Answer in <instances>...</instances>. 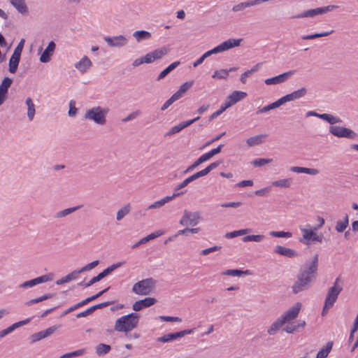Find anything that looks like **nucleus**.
<instances>
[{
    "label": "nucleus",
    "instance_id": "1",
    "mask_svg": "<svg viewBox=\"0 0 358 358\" xmlns=\"http://www.w3.org/2000/svg\"><path fill=\"white\" fill-rule=\"evenodd\" d=\"M318 273V254H315L311 260H307L300 268L296 280L292 286L294 294L307 290L315 280Z\"/></svg>",
    "mask_w": 358,
    "mask_h": 358
},
{
    "label": "nucleus",
    "instance_id": "2",
    "mask_svg": "<svg viewBox=\"0 0 358 358\" xmlns=\"http://www.w3.org/2000/svg\"><path fill=\"white\" fill-rule=\"evenodd\" d=\"M140 315L136 313L123 315L115 321L114 329L118 332L128 333L138 327Z\"/></svg>",
    "mask_w": 358,
    "mask_h": 358
},
{
    "label": "nucleus",
    "instance_id": "3",
    "mask_svg": "<svg viewBox=\"0 0 358 358\" xmlns=\"http://www.w3.org/2000/svg\"><path fill=\"white\" fill-rule=\"evenodd\" d=\"M343 280L340 277H338L334 283V285L331 287L327 292L324 305L322 309V315H324L329 309L333 307L334 303L336 301L337 298L340 293L343 290Z\"/></svg>",
    "mask_w": 358,
    "mask_h": 358
},
{
    "label": "nucleus",
    "instance_id": "4",
    "mask_svg": "<svg viewBox=\"0 0 358 358\" xmlns=\"http://www.w3.org/2000/svg\"><path fill=\"white\" fill-rule=\"evenodd\" d=\"M108 108H102L101 106H94L88 109L85 115L84 118L93 121L94 123L103 125L106 122V115L109 113Z\"/></svg>",
    "mask_w": 358,
    "mask_h": 358
},
{
    "label": "nucleus",
    "instance_id": "5",
    "mask_svg": "<svg viewBox=\"0 0 358 358\" xmlns=\"http://www.w3.org/2000/svg\"><path fill=\"white\" fill-rule=\"evenodd\" d=\"M169 48L165 46L156 49L146 54L144 57L135 59L132 63V66L136 67L143 63L150 64L155 60L160 59L169 52Z\"/></svg>",
    "mask_w": 358,
    "mask_h": 358
},
{
    "label": "nucleus",
    "instance_id": "6",
    "mask_svg": "<svg viewBox=\"0 0 358 358\" xmlns=\"http://www.w3.org/2000/svg\"><path fill=\"white\" fill-rule=\"evenodd\" d=\"M157 281L152 278L143 279L136 282L132 287V292L138 295H148L152 293Z\"/></svg>",
    "mask_w": 358,
    "mask_h": 358
},
{
    "label": "nucleus",
    "instance_id": "7",
    "mask_svg": "<svg viewBox=\"0 0 358 358\" xmlns=\"http://www.w3.org/2000/svg\"><path fill=\"white\" fill-rule=\"evenodd\" d=\"M338 8L336 5H329L323 7H318L313 9L305 10L299 14L291 17V18H303V17H313L318 15H323L328 12H331Z\"/></svg>",
    "mask_w": 358,
    "mask_h": 358
},
{
    "label": "nucleus",
    "instance_id": "8",
    "mask_svg": "<svg viewBox=\"0 0 358 358\" xmlns=\"http://www.w3.org/2000/svg\"><path fill=\"white\" fill-rule=\"evenodd\" d=\"M303 239L300 241L306 245H309L311 241H317L319 243H322L324 239V236L322 234H317L314 228L312 229H301Z\"/></svg>",
    "mask_w": 358,
    "mask_h": 358
},
{
    "label": "nucleus",
    "instance_id": "9",
    "mask_svg": "<svg viewBox=\"0 0 358 358\" xmlns=\"http://www.w3.org/2000/svg\"><path fill=\"white\" fill-rule=\"evenodd\" d=\"M329 132L338 138L354 139L357 136V134L354 131L340 126H331L329 127Z\"/></svg>",
    "mask_w": 358,
    "mask_h": 358
},
{
    "label": "nucleus",
    "instance_id": "10",
    "mask_svg": "<svg viewBox=\"0 0 358 358\" xmlns=\"http://www.w3.org/2000/svg\"><path fill=\"white\" fill-rule=\"evenodd\" d=\"M242 39L230 38L209 50L210 55L217 54L240 45Z\"/></svg>",
    "mask_w": 358,
    "mask_h": 358
},
{
    "label": "nucleus",
    "instance_id": "11",
    "mask_svg": "<svg viewBox=\"0 0 358 358\" xmlns=\"http://www.w3.org/2000/svg\"><path fill=\"white\" fill-rule=\"evenodd\" d=\"M200 214L199 212H190L185 210L183 215L180 220V224L182 226H196L200 220Z\"/></svg>",
    "mask_w": 358,
    "mask_h": 358
},
{
    "label": "nucleus",
    "instance_id": "12",
    "mask_svg": "<svg viewBox=\"0 0 358 358\" xmlns=\"http://www.w3.org/2000/svg\"><path fill=\"white\" fill-rule=\"evenodd\" d=\"M123 264H124V262H118V263L114 264L111 265L110 266L106 268L102 272L99 273L96 276H94V278H92L87 283H86L85 285V287H90L93 284L100 281L103 278H105L108 275L110 274L116 268L120 267Z\"/></svg>",
    "mask_w": 358,
    "mask_h": 358
},
{
    "label": "nucleus",
    "instance_id": "13",
    "mask_svg": "<svg viewBox=\"0 0 358 358\" xmlns=\"http://www.w3.org/2000/svg\"><path fill=\"white\" fill-rule=\"evenodd\" d=\"M301 307V304L300 303H295L294 306L287 310L280 317V320L285 324L286 322L295 319L300 312Z\"/></svg>",
    "mask_w": 358,
    "mask_h": 358
},
{
    "label": "nucleus",
    "instance_id": "14",
    "mask_svg": "<svg viewBox=\"0 0 358 358\" xmlns=\"http://www.w3.org/2000/svg\"><path fill=\"white\" fill-rule=\"evenodd\" d=\"M247 96V93L242 91H234L231 94L227 96L224 103L229 108L236 104Z\"/></svg>",
    "mask_w": 358,
    "mask_h": 358
},
{
    "label": "nucleus",
    "instance_id": "15",
    "mask_svg": "<svg viewBox=\"0 0 358 358\" xmlns=\"http://www.w3.org/2000/svg\"><path fill=\"white\" fill-rule=\"evenodd\" d=\"M103 40L110 47H122L127 43V39L122 35L113 37L104 36Z\"/></svg>",
    "mask_w": 358,
    "mask_h": 358
},
{
    "label": "nucleus",
    "instance_id": "16",
    "mask_svg": "<svg viewBox=\"0 0 358 358\" xmlns=\"http://www.w3.org/2000/svg\"><path fill=\"white\" fill-rule=\"evenodd\" d=\"M294 73V71H289L277 76L267 78L265 83L268 85L280 84L285 82Z\"/></svg>",
    "mask_w": 358,
    "mask_h": 358
},
{
    "label": "nucleus",
    "instance_id": "17",
    "mask_svg": "<svg viewBox=\"0 0 358 358\" xmlns=\"http://www.w3.org/2000/svg\"><path fill=\"white\" fill-rule=\"evenodd\" d=\"M157 303V299L152 297H147L141 300L136 301L133 306L132 309L135 311H140L141 310L153 306Z\"/></svg>",
    "mask_w": 358,
    "mask_h": 358
},
{
    "label": "nucleus",
    "instance_id": "18",
    "mask_svg": "<svg viewBox=\"0 0 358 358\" xmlns=\"http://www.w3.org/2000/svg\"><path fill=\"white\" fill-rule=\"evenodd\" d=\"M262 3H264V0H248L234 5L231 10L235 13L243 11L248 8L259 5Z\"/></svg>",
    "mask_w": 358,
    "mask_h": 358
},
{
    "label": "nucleus",
    "instance_id": "19",
    "mask_svg": "<svg viewBox=\"0 0 358 358\" xmlns=\"http://www.w3.org/2000/svg\"><path fill=\"white\" fill-rule=\"evenodd\" d=\"M186 192H187V190L181 191V192H179V193H173L171 196H167L159 201H155V203H153L152 204L149 206L148 207V209L159 208L162 207V206H164L167 202L173 200L176 197L180 196V195L183 194Z\"/></svg>",
    "mask_w": 358,
    "mask_h": 358
},
{
    "label": "nucleus",
    "instance_id": "20",
    "mask_svg": "<svg viewBox=\"0 0 358 358\" xmlns=\"http://www.w3.org/2000/svg\"><path fill=\"white\" fill-rule=\"evenodd\" d=\"M56 48V45L54 41H50L43 52L40 57V61L42 63L48 62L50 60V57L52 55Z\"/></svg>",
    "mask_w": 358,
    "mask_h": 358
},
{
    "label": "nucleus",
    "instance_id": "21",
    "mask_svg": "<svg viewBox=\"0 0 358 358\" xmlns=\"http://www.w3.org/2000/svg\"><path fill=\"white\" fill-rule=\"evenodd\" d=\"M92 65L87 56H84L79 62L75 64V68L81 73H85Z\"/></svg>",
    "mask_w": 358,
    "mask_h": 358
},
{
    "label": "nucleus",
    "instance_id": "22",
    "mask_svg": "<svg viewBox=\"0 0 358 358\" xmlns=\"http://www.w3.org/2000/svg\"><path fill=\"white\" fill-rule=\"evenodd\" d=\"M274 252L289 258H294L298 256V253L294 250L281 245H277L275 248Z\"/></svg>",
    "mask_w": 358,
    "mask_h": 358
},
{
    "label": "nucleus",
    "instance_id": "23",
    "mask_svg": "<svg viewBox=\"0 0 358 358\" xmlns=\"http://www.w3.org/2000/svg\"><path fill=\"white\" fill-rule=\"evenodd\" d=\"M203 176H204V173H203L202 171H198V172L194 173L193 175H192L189 177L185 179L181 183L178 184L176 187V190H180L181 189H183L190 182H192L194 180H195L199 178H201Z\"/></svg>",
    "mask_w": 358,
    "mask_h": 358
},
{
    "label": "nucleus",
    "instance_id": "24",
    "mask_svg": "<svg viewBox=\"0 0 358 358\" xmlns=\"http://www.w3.org/2000/svg\"><path fill=\"white\" fill-rule=\"evenodd\" d=\"M9 1L21 14L28 13V8L24 0H9Z\"/></svg>",
    "mask_w": 358,
    "mask_h": 358
},
{
    "label": "nucleus",
    "instance_id": "25",
    "mask_svg": "<svg viewBox=\"0 0 358 358\" xmlns=\"http://www.w3.org/2000/svg\"><path fill=\"white\" fill-rule=\"evenodd\" d=\"M13 83V80L8 77H5L0 85V94L4 97H7L9 87Z\"/></svg>",
    "mask_w": 358,
    "mask_h": 358
},
{
    "label": "nucleus",
    "instance_id": "26",
    "mask_svg": "<svg viewBox=\"0 0 358 358\" xmlns=\"http://www.w3.org/2000/svg\"><path fill=\"white\" fill-rule=\"evenodd\" d=\"M79 274H80V272H79L78 269L74 270L73 271H72L69 274L66 275V276L62 278L59 280H57L56 281V284L59 285H62V284L69 282L73 280H76L78 277Z\"/></svg>",
    "mask_w": 358,
    "mask_h": 358
},
{
    "label": "nucleus",
    "instance_id": "27",
    "mask_svg": "<svg viewBox=\"0 0 358 358\" xmlns=\"http://www.w3.org/2000/svg\"><path fill=\"white\" fill-rule=\"evenodd\" d=\"M81 206H74V207H71V208H66L62 210H60L55 214L54 217L55 219H59V218L66 217V216L76 212V210H79L81 208Z\"/></svg>",
    "mask_w": 358,
    "mask_h": 358
},
{
    "label": "nucleus",
    "instance_id": "28",
    "mask_svg": "<svg viewBox=\"0 0 358 358\" xmlns=\"http://www.w3.org/2000/svg\"><path fill=\"white\" fill-rule=\"evenodd\" d=\"M133 36L136 38L137 42H141L144 40H148L151 38V33L145 30L136 31L133 34Z\"/></svg>",
    "mask_w": 358,
    "mask_h": 358
},
{
    "label": "nucleus",
    "instance_id": "29",
    "mask_svg": "<svg viewBox=\"0 0 358 358\" xmlns=\"http://www.w3.org/2000/svg\"><path fill=\"white\" fill-rule=\"evenodd\" d=\"M20 60V57H18L15 55H12L11 57L9 59V71L11 73H15L19 65V62Z\"/></svg>",
    "mask_w": 358,
    "mask_h": 358
},
{
    "label": "nucleus",
    "instance_id": "30",
    "mask_svg": "<svg viewBox=\"0 0 358 358\" xmlns=\"http://www.w3.org/2000/svg\"><path fill=\"white\" fill-rule=\"evenodd\" d=\"M332 347H333V342L332 341L327 342L326 345L317 352L316 358H326L328 356L330 351L331 350Z\"/></svg>",
    "mask_w": 358,
    "mask_h": 358
},
{
    "label": "nucleus",
    "instance_id": "31",
    "mask_svg": "<svg viewBox=\"0 0 358 358\" xmlns=\"http://www.w3.org/2000/svg\"><path fill=\"white\" fill-rule=\"evenodd\" d=\"M306 94L307 89L306 87H302L299 90L294 91L290 94H288L287 96L289 101H292L304 96Z\"/></svg>",
    "mask_w": 358,
    "mask_h": 358
},
{
    "label": "nucleus",
    "instance_id": "32",
    "mask_svg": "<svg viewBox=\"0 0 358 358\" xmlns=\"http://www.w3.org/2000/svg\"><path fill=\"white\" fill-rule=\"evenodd\" d=\"M252 231V229L246 228L240 230L233 231L225 234L224 237L227 238H234L238 236L245 235Z\"/></svg>",
    "mask_w": 358,
    "mask_h": 358
},
{
    "label": "nucleus",
    "instance_id": "33",
    "mask_svg": "<svg viewBox=\"0 0 358 358\" xmlns=\"http://www.w3.org/2000/svg\"><path fill=\"white\" fill-rule=\"evenodd\" d=\"M193 84L194 81L185 82L180 87L179 90L175 92L174 94H176V96H177L180 99L183 94L193 86Z\"/></svg>",
    "mask_w": 358,
    "mask_h": 358
},
{
    "label": "nucleus",
    "instance_id": "34",
    "mask_svg": "<svg viewBox=\"0 0 358 358\" xmlns=\"http://www.w3.org/2000/svg\"><path fill=\"white\" fill-rule=\"evenodd\" d=\"M59 327H60V326L54 325V326H52V327L48 328L47 329H45L44 331H41L39 332H37L36 334H37L38 338L41 340L43 338H47V337L51 336L52 334H53Z\"/></svg>",
    "mask_w": 358,
    "mask_h": 358
},
{
    "label": "nucleus",
    "instance_id": "35",
    "mask_svg": "<svg viewBox=\"0 0 358 358\" xmlns=\"http://www.w3.org/2000/svg\"><path fill=\"white\" fill-rule=\"evenodd\" d=\"M26 105L27 106V117L30 121L33 120L35 115V106L31 98L28 97L26 99Z\"/></svg>",
    "mask_w": 358,
    "mask_h": 358
},
{
    "label": "nucleus",
    "instance_id": "36",
    "mask_svg": "<svg viewBox=\"0 0 358 358\" xmlns=\"http://www.w3.org/2000/svg\"><path fill=\"white\" fill-rule=\"evenodd\" d=\"M179 338H180V335L178 331V332L165 334L161 337L157 338V341L158 342H162V343H168V342H171L173 340L178 339Z\"/></svg>",
    "mask_w": 358,
    "mask_h": 358
},
{
    "label": "nucleus",
    "instance_id": "37",
    "mask_svg": "<svg viewBox=\"0 0 358 358\" xmlns=\"http://www.w3.org/2000/svg\"><path fill=\"white\" fill-rule=\"evenodd\" d=\"M349 224L348 215L346 214L343 220H338L336 224V230L339 232H343Z\"/></svg>",
    "mask_w": 358,
    "mask_h": 358
},
{
    "label": "nucleus",
    "instance_id": "38",
    "mask_svg": "<svg viewBox=\"0 0 358 358\" xmlns=\"http://www.w3.org/2000/svg\"><path fill=\"white\" fill-rule=\"evenodd\" d=\"M180 64V62H175L164 69L158 76L157 80H160L164 78L171 71L175 69Z\"/></svg>",
    "mask_w": 358,
    "mask_h": 358
},
{
    "label": "nucleus",
    "instance_id": "39",
    "mask_svg": "<svg viewBox=\"0 0 358 358\" xmlns=\"http://www.w3.org/2000/svg\"><path fill=\"white\" fill-rule=\"evenodd\" d=\"M285 323L282 322V321L279 317L277 319L268 329L267 332L269 335H275L277 331L280 329V327L284 324Z\"/></svg>",
    "mask_w": 358,
    "mask_h": 358
},
{
    "label": "nucleus",
    "instance_id": "40",
    "mask_svg": "<svg viewBox=\"0 0 358 358\" xmlns=\"http://www.w3.org/2000/svg\"><path fill=\"white\" fill-rule=\"evenodd\" d=\"M131 205L129 203L124 206L121 209L117 212L116 220L117 221L122 220L127 214L131 211Z\"/></svg>",
    "mask_w": 358,
    "mask_h": 358
},
{
    "label": "nucleus",
    "instance_id": "41",
    "mask_svg": "<svg viewBox=\"0 0 358 358\" xmlns=\"http://www.w3.org/2000/svg\"><path fill=\"white\" fill-rule=\"evenodd\" d=\"M266 137V135H257L252 137H250L247 139V144L248 146H255L257 145H259L262 143V140Z\"/></svg>",
    "mask_w": 358,
    "mask_h": 358
},
{
    "label": "nucleus",
    "instance_id": "42",
    "mask_svg": "<svg viewBox=\"0 0 358 358\" xmlns=\"http://www.w3.org/2000/svg\"><path fill=\"white\" fill-rule=\"evenodd\" d=\"M321 119L327 121V122H329L331 124H334L336 123H340L342 122V120L339 117H335V116H334L331 114H328V113L321 114Z\"/></svg>",
    "mask_w": 358,
    "mask_h": 358
},
{
    "label": "nucleus",
    "instance_id": "43",
    "mask_svg": "<svg viewBox=\"0 0 358 358\" xmlns=\"http://www.w3.org/2000/svg\"><path fill=\"white\" fill-rule=\"evenodd\" d=\"M110 350V345L104 343H100L96 347V353L99 356H102L108 353Z\"/></svg>",
    "mask_w": 358,
    "mask_h": 358
},
{
    "label": "nucleus",
    "instance_id": "44",
    "mask_svg": "<svg viewBox=\"0 0 358 358\" xmlns=\"http://www.w3.org/2000/svg\"><path fill=\"white\" fill-rule=\"evenodd\" d=\"M292 182V178H285V179H281L279 180L273 181L272 182V185L274 187L287 188V187H290Z\"/></svg>",
    "mask_w": 358,
    "mask_h": 358
},
{
    "label": "nucleus",
    "instance_id": "45",
    "mask_svg": "<svg viewBox=\"0 0 358 358\" xmlns=\"http://www.w3.org/2000/svg\"><path fill=\"white\" fill-rule=\"evenodd\" d=\"M333 32H334V30L322 32V33H315V34H310V35L303 36L301 37V38L303 40H311V39H315L317 38L327 36L330 35L331 34H332Z\"/></svg>",
    "mask_w": 358,
    "mask_h": 358
},
{
    "label": "nucleus",
    "instance_id": "46",
    "mask_svg": "<svg viewBox=\"0 0 358 358\" xmlns=\"http://www.w3.org/2000/svg\"><path fill=\"white\" fill-rule=\"evenodd\" d=\"M206 162V159L204 158L203 155H202L199 159H197L192 164L189 166L184 171L183 173L186 174L189 172H191L194 169H195L198 166H199L201 164Z\"/></svg>",
    "mask_w": 358,
    "mask_h": 358
},
{
    "label": "nucleus",
    "instance_id": "47",
    "mask_svg": "<svg viewBox=\"0 0 358 358\" xmlns=\"http://www.w3.org/2000/svg\"><path fill=\"white\" fill-rule=\"evenodd\" d=\"M162 234H164V231H161V230H158V231H156L149 235H148L147 236L141 238L140 240V243H146L147 242L152 240V239H155L160 236H162Z\"/></svg>",
    "mask_w": 358,
    "mask_h": 358
},
{
    "label": "nucleus",
    "instance_id": "48",
    "mask_svg": "<svg viewBox=\"0 0 358 358\" xmlns=\"http://www.w3.org/2000/svg\"><path fill=\"white\" fill-rule=\"evenodd\" d=\"M248 273H249L248 270H246L244 271H242L240 269H228V270L225 271L224 272H223L222 274L226 275L240 277L243 274H248Z\"/></svg>",
    "mask_w": 358,
    "mask_h": 358
},
{
    "label": "nucleus",
    "instance_id": "49",
    "mask_svg": "<svg viewBox=\"0 0 358 358\" xmlns=\"http://www.w3.org/2000/svg\"><path fill=\"white\" fill-rule=\"evenodd\" d=\"M273 162V159L258 158L252 162V164L255 167H261L265 164H270Z\"/></svg>",
    "mask_w": 358,
    "mask_h": 358
},
{
    "label": "nucleus",
    "instance_id": "50",
    "mask_svg": "<svg viewBox=\"0 0 358 358\" xmlns=\"http://www.w3.org/2000/svg\"><path fill=\"white\" fill-rule=\"evenodd\" d=\"M229 74L227 73V69H220L219 71H215L212 76V78L214 79H227Z\"/></svg>",
    "mask_w": 358,
    "mask_h": 358
},
{
    "label": "nucleus",
    "instance_id": "51",
    "mask_svg": "<svg viewBox=\"0 0 358 358\" xmlns=\"http://www.w3.org/2000/svg\"><path fill=\"white\" fill-rule=\"evenodd\" d=\"M270 235L273 237H277V238H290L292 236V234L289 231H272L270 233Z\"/></svg>",
    "mask_w": 358,
    "mask_h": 358
},
{
    "label": "nucleus",
    "instance_id": "52",
    "mask_svg": "<svg viewBox=\"0 0 358 358\" xmlns=\"http://www.w3.org/2000/svg\"><path fill=\"white\" fill-rule=\"evenodd\" d=\"M263 235H248L243 238V242L248 241H255V242H260L264 239Z\"/></svg>",
    "mask_w": 358,
    "mask_h": 358
},
{
    "label": "nucleus",
    "instance_id": "53",
    "mask_svg": "<svg viewBox=\"0 0 358 358\" xmlns=\"http://www.w3.org/2000/svg\"><path fill=\"white\" fill-rule=\"evenodd\" d=\"M52 280L51 274L43 275L34 279L35 285L46 282Z\"/></svg>",
    "mask_w": 358,
    "mask_h": 358
},
{
    "label": "nucleus",
    "instance_id": "54",
    "mask_svg": "<svg viewBox=\"0 0 358 358\" xmlns=\"http://www.w3.org/2000/svg\"><path fill=\"white\" fill-rule=\"evenodd\" d=\"M278 107L279 106H278L277 102L275 101V102H273L268 106H266L262 108H259L258 110L256 112V113L259 114V113H266L271 110L275 109Z\"/></svg>",
    "mask_w": 358,
    "mask_h": 358
},
{
    "label": "nucleus",
    "instance_id": "55",
    "mask_svg": "<svg viewBox=\"0 0 358 358\" xmlns=\"http://www.w3.org/2000/svg\"><path fill=\"white\" fill-rule=\"evenodd\" d=\"M229 107L227 106L226 103H224L222 106H221L220 108L215 112H214L210 117H209V121H212L215 118L217 117L219 115H220L224 111H225Z\"/></svg>",
    "mask_w": 358,
    "mask_h": 358
},
{
    "label": "nucleus",
    "instance_id": "56",
    "mask_svg": "<svg viewBox=\"0 0 358 358\" xmlns=\"http://www.w3.org/2000/svg\"><path fill=\"white\" fill-rule=\"evenodd\" d=\"M99 263V260L93 261L91 263L85 265L83 268L78 269V271H79L80 273H83L87 271H90V270L93 269L94 268H95L96 266H98Z\"/></svg>",
    "mask_w": 358,
    "mask_h": 358
},
{
    "label": "nucleus",
    "instance_id": "57",
    "mask_svg": "<svg viewBox=\"0 0 358 358\" xmlns=\"http://www.w3.org/2000/svg\"><path fill=\"white\" fill-rule=\"evenodd\" d=\"M179 99L176 96V94H173L162 106L161 110H166L173 103H174L176 101L178 100Z\"/></svg>",
    "mask_w": 358,
    "mask_h": 358
},
{
    "label": "nucleus",
    "instance_id": "58",
    "mask_svg": "<svg viewBox=\"0 0 358 358\" xmlns=\"http://www.w3.org/2000/svg\"><path fill=\"white\" fill-rule=\"evenodd\" d=\"M183 129L182 127H181L180 124L179 123L178 124L171 127L169 131H167L164 136L166 137V136H171V135H173L175 134H177L178 132H180V131H182Z\"/></svg>",
    "mask_w": 358,
    "mask_h": 358
},
{
    "label": "nucleus",
    "instance_id": "59",
    "mask_svg": "<svg viewBox=\"0 0 358 358\" xmlns=\"http://www.w3.org/2000/svg\"><path fill=\"white\" fill-rule=\"evenodd\" d=\"M220 162H215L208 165L206 168L201 170L203 173H204V176L208 175L211 171L216 169L220 164Z\"/></svg>",
    "mask_w": 358,
    "mask_h": 358
},
{
    "label": "nucleus",
    "instance_id": "60",
    "mask_svg": "<svg viewBox=\"0 0 358 358\" xmlns=\"http://www.w3.org/2000/svg\"><path fill=\"white\" fill-rule=\"evenodd\" d=\"M78 109L76 107V101L71 100L69 101V110L68 114L70 117H74L77 114Z\"/></svg>",
    "mask_w": 358,
    "mask_h": 358
},
{
    "label": "nucleus",
    "instance_id": "61",
    "mask_svg": "<svg viewBox=\"0 0 358 358\" xmlns=\"http://www.w3.org/2000/svg\"><path fill=\"white\" fill-rule=\"evenodd\" d=\"M83 350H76L71 352L64 354L59 358H71L73 357L80 356L83 354Z\"/></svg>",
    "mask_w": 358,
    "mask_h": 358
},
{
    "label": "nucleus",
    "instance_id": "62",
    "mask_svg": "<svg viewBox=\"0 0 358 358\" xmlns=\"http://www.w3.org/2000/svg\"><path fill=\"white\" fill-rule=\"evenodd\" d=\"M141 111L139 110H137L131 113H130L129 115H127L126 117L123 118L122 120V122H127L131 120H134L136 117H137L138 115H140Z\"/></svg>",
    "mask_w": 358,
    "mask_h": 358
},
{
    "label": "nucleus",
    "instance_id": "63",
    "mask_svg": "<svg viewBox=\"0 0 358 358\" xmlns=\"http://www.w3.org/2000/svg\"><path fill=\"white\" fill-rule=\"evenodd\" d=\"M221 248H222L221 246L215 245L213 247H210V248H206V249H204V250H201V255L206 256V255H209L211 252L220 250Z\"/></svg>",
    "mask_w": 358,
    "mask_h": 358
},
{
    "label": "nucleus",
    "instance_id": "64",
    "mask_svg": "<svg viewBox=\"0 0 358 358\" xmlns=\"http://www.w3.org/2000/svg\"><path fill=\"white\" fill-rule=\"evenodd\" d=\"M24 39H22L17 47L15 48L13 51V55H17L18 57H21V53L24 47Z\"/></svg>",
    "mask_w": 358,
    "mask_h": 358
}]
</instances>
